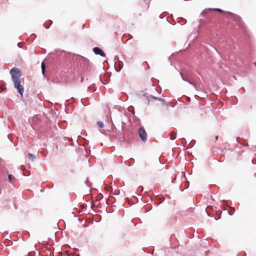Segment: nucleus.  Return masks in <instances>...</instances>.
Returning <instances> with one entry per match:
<instances>
[{
  "instance_id": "1",
  "label": "nucleus",
  "mask_w": 256,
  "mask_h": 256,
  "mask_svg": "<svg viewBox=\"0 0 256 256\" xmlns=\"http://www.w3.org/2000/svg\"><path fill=\"white\" fill-rule=\"evenodd\" d=\"M10 74L14 82V88L17 89L19 94L22 96L24 88L21 84L20 80L22 75L20 70L18 68H14L10 70Z\"/></svg>"
},
{
  "instance_id": "2",
  "label": "nucleus",
  "mask_w": 256,
  "mask_h": 256,
  "mask_svg": "<svg viewBox=\"0 0 256 256\" xmlns=\"http://www.w3.org/2000/svg\"><path fill=\"white\" fill-rule=\"evenodd\" d=\"M138 135L141 140L145 142L147 139V133L142 126L138 128Z\"/></svg>"
},
{
  "instance_id": "3",
  "label": "nucleus",
  "mask_w": 256,
  "mask_h": 256,
  "mask_svg": "<svg viewBox=\"0 0 256 256\" xmlns=\"http://www.w3.org/2000/svg\"><path fill=\"white\" fill-rule=\"evenodd\" d=\"M93 52L96 54H99L102 56H105V53L102 50V49L98 47H95L93 48Z\"/></svg>"
},
{
  "instance_id": "4",
  "label": "nucleus",
  "mask_w": 256,
  "mask_h": 256,
  "mask_svg": "<svg viewBox=\"0 0 256 256\" xmlns=\"http://www.w3.org/2000/svg\"><path fill=\"white\" fill-rule=\"evenodd\" d=\"M147 98H148V104H150V100H159L163 102H165L164 100L163 99L158 98L152 96V95H150L148 96Z\"/></svg>"
},
{
  "instance_id": "5",
  "label": "nucleus",
  "mask_w": 256,
  "mask_h": 256,
  "mask_svg": "<svg viewBox=\"0 0 256 256\" xmlns=\"http://www.w3.org/2000/svg\"><path fill=\"white\" fill-rule=\"evenodd\" d=\"M176 137V133L174 132H172L170 134V138L172 140H174Z\"/></svg>"
},
{
  "instance_id": "6",
  "label": "nucleus",
  "mask_w": 256,
  "mask_h": 256,
  "mask_svg": "<svg viewBox=\"0 0 256 256\" xmlns=\"http://www.w3.org/2000/svg\"><path fill=\"white\" fill-rule=\"evenodd\" d=\"M235 212V209L232 207H230L228 210V213L230 215H232Z\"/></svg>"
},
{
  "instance_id": "7",
  "label": "nucleus",
  "mask_w": 256,
  "mask_h": 256,
  "mask_svg": "<svg viewBox=\"0 0 256 256\" xmlns=\"http://www.w3.org/2000/svg\"><path fill=\"white\" fill-rule=\"evenodd\" d=\"M42 74H44V71H45V68H46V67H45V64H44V62H42Z\"/></svg>"
},
{
  "instance_id": "8",
  "label": "nucleus",
  "mask_w": 256,
  "mask_h": 256,
  "mask_svg": "<svg viewBox=\"0 0 256 256\" xmlns=\"http://www.w3.org/2000/svg\"><path fill=\"white\" fill-rule=\"evenodd\" d=\"M28 156L29 158L32 160H34V159L35 158V156H34V155L32 154H29Z\"/></svg>"
},
{
  "instance_id": "9",
  "label": "nucleus",
  "mask_w": 256,
  "mask_h": 256,
  "mask_svg": "<svg viewBox=\"0 0 256 256\" xmlns=\"http://www.w3.org/2000/svg\"><path fill=\"white\" fill-rule=\"evenodd\" d=\"M82 61L86 64H88V60L87 59V58H82Z\"/></svg>"
},
{
  "instance_id": "10",
  "label": "nucleus",
  "mask_w": 256,
  "mask_h": 256,
  "mask_svg": "<svg viewBox=\"0 0 256 256\" xmlns=\"http://www.w3.org/2000/svg\"><path fill=\"white\" fill-rule=\"evenodd\" d=\"M97 125L99 128H102L104 127V124L102 122H97Z\"/></svg>"
},
{
  "instance_id": "11",
  "label": "nucleus",
  "mask_w": 256,
  "mask_h": 256,
  "mask_svg": "<svg viewBox=\"0 0 256 256\" xmlns=\"http://www.w3.org/2000/svg\"><path fill=\"white\" fill-rule=\"evenodd\" d=\"M14 178V177L12 175H11V174H10L8 176V179H9V180H10V182H12V180H13Z\"/></svg>"
},
{
  "instance_id": "12",
  "label": "nucleus",
  "mask_w": 256,
  "mask_h": 256,
  "mask_svg": "<svg viewBox=\"0 0 256 256\" xmlns=\"http://www.w3.org/2000/svg\"><path fill=\"white\" fill-rule=\"evenodd\" d=\"M215 10L221 13L223 12V10L220 8H216Z\"/></svg>"
},
{
  "instance_id": "13",
  "label": "nucleus",
  "mask_w": 256,
  "mask_h": 256,
  "mask_svg": "<svg viewBox=\"0 0 256 256\" xmlns=\"http://www.w3.org/2000/svg\"><path fill=\"white\" fill-rule=\"evenodd\" d=\"M218 139V136H216V140H217Z\"/></svg>"
}]
</instances>
